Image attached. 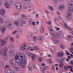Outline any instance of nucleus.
<instances>
[{
  "label": "nucleus",
  "mask_w": 73,
  "mask_h": 73,
  "mask_svg": "<svg viewBox=\"0 0 73 73\" xmlns=\"http://www.w3.org/2000/svg\"><path fill=\"white\" fill-rule=\"evenodd\" d=\"M16 26H17L18 27H19L21 26V27H23V25L22 24H20V23H19L18 21H16L14 22Z\"/></svg>",
  "instance_id": "12"
},
{
  "label": "nucleus",
  "mask_w": 73,
  "mask_h": 73,
  "mask_svg": "<svg viewBox=\"0 0 73 73\" xmlns=\"http://www.w3.org/2000/svg\"><path fill=\"white\" fill-rule=\"evenodd\" d=\"M5 25L6 27H8L9 28H11L13 27V26L12 24V23L9 21H6L5 22Z\"/></svg>",
  "instance_id": "4"
},
{
  "label": "nucleus",
  "mask_w": 73,
  "mask_h": 73,
  "mask_svg": "<svg viewBox=\"0 0 73 73\" xmlns=\"http://www.w3.org/2000/svg\"><path fill=\"white\" fill-rule=\"evenodd\" d=\"M44 27H42L40 29V33L42 35L44 33Z\"/></svg>",
  "instance_id": "21"
},
{
  "label": "nucleus",
  "mask_w": 73,
  "mask_h": 73,
  "mask_svg": "<svg viewBox=\"0 0 73 73\" xmlns=\"http://www.w3.org/2000/svg\"><path fill=\"white\" fill-rule=\"evenodd\" d=\"M17 31H14L12 33L13 35H15L16 33H17Z\"/></svg>",
  "instance_id": "46"
},
{
  "label": "nucleus",
  "mask_w": 73,
  "mask_h": 73,
  "mask_svg": "<svg viewBox=\"0 0 73 73\" xmlns=\"http://www.w3.org/2000/svg\"><path fill=\"white\" fill-rule=\"evenodd\" d=\"M44 68L45 69H46V70H48V69H49V68L48 66H45L44 67Z\"/></svg>",
  "instance_id": "48"
},
{
  "label": "nucleus",
  "mask_w": 73,
  "mask_h": 73,
  "mask_svg": "<svg viewBox=\"0 0 73 73\" xmlns=\"http://www.w3.org/2000/svg\"><path fill=\"white\" fill-rule=\"evenodd\" d=\"M66 54L67 56H69L70 55V53L68 52L66 53Z\"/></svg>",
  "instance_id": "60"
},
{
  "label": "nucleus",
  "mask_w": 73,
  "mask_h": 73,
  "mask_svg": "<svg viewBox=\"0 0 73 73\" xmlns=\"http://www.w3.org/2000/svg\"><path fill=\"white\" fill-rule=\"evenodd\" d=\"M70 64L71 65H73V62H70Z\"/></svg>",
  "instance_id": "63"
},
{
  "label": "nucleus",
  "mask_w": 73,
  "mask_h": 73,
  "mask_svg": "<svg viewBox=\"0 0 73 73\" xmlns=\"http://www.w3.org/2000/svg\"><path fill=\"white\" fill-rule=\"evenodd\" d=\"M40 70L42 73H45V70H44V69L42 68H40Z\"/></svg>",
  "instance_id": "32"
},
{
  "label": "nucleus",
  "mask_w": 73,
  "mask_h": 73,
  "mask_svg": "<svg viewBox=\"0 0 73 73\" xmlns=\"http://www.w3.org/2000/svg\"><path fill=\"white\" fill-rule=\"evenodd\" d=\"M7 51L8 48L5 47L3 48L1 51L0 52V55H1V54H2L5 60H7Z\"/></svg>",
  "instance_id": "3"
},
{
  "label": "nucleus",
  "mask_w": 73,
  "mask_h": 73,
  "mask_svg": "<svg viewBox=\"0 0 73 73\" xmlns=\"http://www.w3.org/2000/svg\"><path fill=\"white\" fill-rule=\"evenodd\" d=\"M38 40H39V41H42L43 40L42 36H39L38 37Z\"/></svg>",
  "instance_id": "25"
},
{
  "label": "nucleus",
  "mask_w": 73,
  "mask_h": 73,
  "mask_svg": "<svg viewBox=\"0 0 73 73\" xmlns=\"http://www.w3.org/2000/svg\"><path fill=\"white\" fill-rule=\"evenodd\" d=\"M71 6H72V5L70 4V3H69L68 5V8H69V7H70Z\"/></svg>",
  "instance_id": "52"
},
{
  "label": "nucleus",
  "mask_w": 73,
  "mask_h": 73,
  "mask_svg": "<svg viewBox=\"0 0 73 73\" xmlns=\"http://www.w3.org/2000/svg\"><path fill=\"white\" fill-rule=\"evenodd\" d=\"M62 60H61L60 59H58L56 61L57 62H58V63H60V62H61V61Z\"/></svg>",
  "instance_id": "49"
},
{
  "label": "nucleus",
  "mask_w": 73,
  "mask_h": 73,
  "mask_svg": "<svg viewBox=\"0 0 73 73\" xmlns=\"http://www.w3.org/2000/svg\"><path fill=\"white\" fill-rule=\"evenodd\" d=\"M48 30L50 31V32H52L53 31V30L52 29V27H49L48 28Z\"/></svg>",
  "instance_id": "34"
},
{
  "label": "nucleus",
  "mask_w": 73,
  "mask_h": 73,
  "mask_svg": "<svg viewBox=\"0 0 73 73\" xmlns=\"http://www.w3.org/2000/svg\"><path fill=\"white\" fill-rule=\"evenodd\" d=\"M15 6L16 9L18 10L21 9L22 8V5L21 4V3L18 2L16 3L15 4Z\"/></svg>",
  "instance_id": "5"
},
{
  "label": "nucleus",
  "mask_w": 73,
  "mask_h": 73,
  "mask_svg": "<svg viewBox=\"0 0 73 73\" xmlns=\"http://www.w3.org/2000/svg\"><path fill=\"white\" fill-rule=\"evenodd\" d=\"M1 43L2 45H6V43H7V41H5L4 40H2Z\"/></svg>",
  "instance_id": "22"
},
{
  "label": "nucleus",
  "mask_w": 73,
  "mask_h": 73,
  "mask_svg": "<svg viewBox=\"0 0 73 73\" xmlns=\"http://www.w3.org/2000/svg\"><path fill=\"white\" fill-rule=\"evenodd\" d=\"M63 27H64L65 28H66V29L68 30V31H72V29H71V28L68 26V25H66V23H64V24L63 25Z\"/></svg>",
  "instance_id": "10"
},
{
  "label": "nucleus",
  "mask_w": 73,
  "mask_h": 73,
  "mask_svg": "<svg viewBox=\"0 0 73 73\" xmlns=\"http://www.w3.org/2000/svg\"><path fill=\"white\" fill-rule=\"evenodd\" d=\"M68 38H72V36L71 35H68L67 36Z\"/></svg>",
  "instance_id": "56"
},
{
  "label": "nucleus",
  "mask_w": 73,
  "mask_h": 73,
  "mask_svg": "<svg viewBox=\"0 0 73 73\" xmlns=\"http://www.w3.org/2000/svg\"><path fill=\"white\" fill-rule=\"evenodd\" d=\"M33 48H34L36 50H38L39 49V48H38V47H37V46H34Z\"/></svg>",
  "instance_id": "33"
},
{
  "label": "nucleus",
  "mask_w": 73,
  "mask_h": 73,
  "mask_svg": "<svg viewBox=\"0 0 73 73\" xmlns=\"http://www.w3.org/2000/svg\"><path fill=\"white\" fill-rule=\"evenodd\" d=\"M73 11V8L72 7H70L69 8V9L67 11V12L68 14L66 16V19L68 20H72V13Z\"/></svg>",
  "instance_id": "2"
},
{
  "label": "nucleus",
  "mask_w": 73,
  "mask_h": 73,
  "mask_svg": "<svg viewBox=\"0 0 73 73\" xmlns=\"http://www.w3.org/2000/svg\"><path fill=\"white\" fill-rule=\"evenodd\" d=\"M10 64L12 66H16V63H15V60L14 59H11L10 60Z\"/></svg>",
  "instance_id": "11"
},
{
  "label": "nucleus",
  "mask_w": 73,
  "mask_h": 73,
  "mask_svg": "<svg viewBox=\"0 0 73 73\" xmlns=\"http://www.w3.org/2000/svg\"><path fill=\"white\" fill-rule=\"evenodd\" d=\"M10 40L11 42H13L14 41V38L13 37H11L10 38Z\"/></svg>",
  "instance_id": "42"
},
{
  "label": "nucleus",
  "mask_w": 73,
  "mask_h": 73,
  "mask_svg": "<svg viewBox=\"0 0 73 73\" xmlns=\"http://www.w3.org/2000/svg\"><path fill=\"white\" fill-rule=\"evenodd\" d=\"M28 68L29 70H30V71L32 70V67H31L30 66H28Z\"/></svg>",
  "instance_id": "44"
},
{
  "label": "nucleus",
  "mask_w": 73,
  "mask_h": 73,
  "mask_svg": "<svg viewBox=\"0 0 73 73\" xmlns=\"http://www.w3.org/2000/svg\"><path fill=\"white\" fill-rule=\"evenodd\" d=\"M4 5L7 9H10L11 8V5L8 2H6L4 3Z\"/></svg>",
  "instance_id": "7"
},
{
  "label": "nucleus",
  "mask_w": 73,
  "mask_h": 73,
  "mask_svg": "<svg viewBox=\"0 0 73 73\" xmlns=\"http://www.w3.org/2000/svg\"><path fill=\"white\" fill-rule=\"evenodd\" d=\"M69 51L70 52H72L73 51V48L71 47L69 48Z\"/></svg>",
  "instance_id": "45"
},
{
  "label": "nucleus",
  "mask_w": 73,
  "mask_h": 73,
  "mask_svg": "<svg viewBox=\"0 0 73 73\" xmlns=\"http://www.w3.org/2000/svg\"><path fill=\"white\" fill-rule=\"evenodd\" d=\"M22 16L25 19H27V16H25V15L24 14H22Z\"/></svg>",
  "instance_id": "43"
},
{
  "label": "nucleus",
  "mask_w": 73,
  "mask_h": 73,
  "mask_svg": "<svg viewBox=\"0 0 73 73\" xmlns=\"http://www.w3.org/2000/svg\"><path fill=\"white\" fill-rule=\"evenodd\" d=\"M56 39L54 40V42L55 44H58L59 43L61 42V41L59 40H55Z\"/></svg>",
  "instance_id": "18"
},
{
  "label": "nucleus",
  "mask_w": 73,
  "mask_h": 73,
  "mask_svg": "<svg viewBox=\"0 0 73 73\" xmlns=\"http://www.w3.org/2000/svg\"><path fill=\"white\" fill-rule=\"evenodd\" d=\"M31 1V0H22V2L24 3H29Z\"/></svg>",
  "instance_id": "24"
},
{
  "label": "nucleus",
  "mask_w": 73,
  "mask_h": 73,
  "mask_svg": "<svg viewBox=\"0 0 73 73\" xmlns=\"http://www.w3.org/2000/svg\"><path fill=\"white\" fill-rule=\"evenodd\" d=\"M9 56L10 57H13V56H14V54H11V53H9Z\"/></svg>",
  "instance_id": "40"
},
{
  "label": "nucleus",
  "mask_w": 73,
  "mask_h": 73,
  "mask_svg": "<svg viewBox=\"0 0 73 73\" xmlns=\"http://www.w3.org/2000/svg\"><path fill=\"white\" fill-rule=\"evenodd\" d=\"M51 23L52 22H51V21H48L47 22V24H48V25H50V24H51Z\"/></svg>",
  "instance_id": "54"
},
{
  "label": "nucleus",
  "mask_w": 73,
  "mask_h": 73,
  "mask_svg": "<svg viewBox=\"0 0 73 73\" xmlns=\"http://www.w3.org/2000/svg\"><path fill=\"white\" fill-rule=\"evenodd\" d=\"M15 51L14 50H12L10 51V53L13 54H15Z\"/></svg>",
  "instance_id": "35"
},
{
  "label": "nucleus",
  "mask_w": 73,
  "mask_h": 73,
  "mask_svg": "<svg viewBox=\"0 0 73 73\" xmlns=\"http://www.w3.org/2000/svg\"><path fill=\"white\" fill-rule=\"evenodd\" d=\"M29 24L30 25H31L32 24L33 26V27H35V22L34 21H33V20H30Z\"/></svg>",
  "instance_id": "14"
},
{
  "label": "nucleus",
  "mask_w": 73,
  "mask_h": 73,
  "mask_svg": "<svg viewBox=\"0 0 73 73\" xmlns=\"http://www.w3.org/2000/svg\"><path fill=\"white\" fill-rule=\"evenodd\" d=\"M7 68H9V66H8L7 65L4 68V69H7Z\"/></svg>",
  "instance_id": "58"
},
{
  "label": "nucleus",
  "mask_w": 73,
  "mask_h": 73,
  "mask_svg": "<svg viewBox=\"0 0 73 73\" xmlns=\"http://www.w3.org/2000/svg\"><path fill=\"white\" fill-rule=\"evenodd\" d=\"M60 47L62 48V49H64V48H65V46L63 44L60 45Z\"/></svg>",
  "instance_id": "39"
},
{
  "label": "nucleus",
  "mask_w": 73,
  "mask_h": 73,
  "mask_svg": "<svg viewBox=\"0 0 73 73\" xmlns=\"http://www.w3.org/2000/svg\"><path fill=\"white\" fill-rule=\"evenodd\" d=\"M14 70H15V71H19V70H20V69L19 68V67H15L14 68Z\"/></svg>",
  "instance_id": "30"
},
{
  "label": "nucleus",
  "mask_w": 73,
  "mask_h": 73,
  "mask_svg": "<svg viewBox=\"0 0 73 73\" xmlns=\"http://www.w3.org/2000/svg\"><path fill=\"white\" fill-rule=\"evenodd\" d=\"M8 47L10 49H12L14 48V45L13 44H10L9 45Z\"/></svg>",
  "instance_id": "29"
},
{
  "label": "nucleus",
  "mask_w": 73,
  "mask_h": 73,
  "mask_svg": "<svg viewBox=\"0 0 73 73\" xmlns=\"http://www.w3.org/2000/svg\"><path fill=\"white\" fill-rule=\"evenodd\" d=\"M51 36H52L51 39L52 40H54L57 39V36H56L55 33H51Z\"/></svg>",
  "instance_id": "8"
},
{
  "label": "nucleus",
  "mask_w": 73,
  "mask_h": 73,
  "mask_svg": "<svg viewBox=\"0 0 73 73\" xmlns=\"http://www.w3.org/2000/svg\"><path fill=\"white\" fill-rule=\"evenodd\" d=\"M20 13V12H16V13H14V15H19Z\"/></svg>",
  "instance_id": "53"
},
{
  "label": "nucleus",
  "mask_w": 73,
  "mask_h": 73,
  "mask_svg": "<svg viewBox=\"0 0 73 73\" xmlns=\"http://www.w3.org/2000/svg\"><path fill=\"white\" fill-rule=\"evenodd\" d=\"M39 61L40 62H41L42 61V58L41 57H38Z\"/></svg>",
  "instance_id": "38"
},
{
  "label": "nucleus",
  "mask_w": 73,
  "mask_h": 73,
  "mask_svg": "<svg viewBox=\"0 0 73 73\" xmlns=\"http://www.w3.org/2000/svg\"><path fill=\"white\" fill-rule=\"evenodd\" d=\"M6 73H15V72L11 69H9L6 70Z\"/></svg>",
  "instance_id": "17"
},
{
  "label": "nucleus",
  "mask_w": 73,
  "mask_h": 73,
  "mask_svg": "<svg viewBox=\"0 0 73 73\" xmlns=\"http://www.w3.org/2000/svg\"><path fill=\"white\" fill-rule=\"evenodd\" d=\"M45 12L46 13H47L48 14H49V12H48V11H47L46 10H45Z\"/></svg>",
  "instance_id": "59"
},
{
  "label": "nucleus",
  "mask_w": 73,
  "mask_h": 73,
  "mask_svg": "<svg viewBox=\"0 0 73 73\" xmlns=\"http://www.w3.org/2000/svg\"><path fill=\"white\" fill-rule=\"evenodd\" d=\"M28 5L29 8H31L32 7V4H28Z\"/></svg>",
  "instance_id": "51"
},
{
  "label": "nucleus",
  "mask_w": 73,
  "mask_h": 73,
  "mask_svg": "<svg viewBox=\"0 0 73 73\" xmlns=\"http://www.w3.org/2000/svg\"><path fill=\"white\" fill-rule=\"evenodd\" d=\"M27 54L29 56H31L32 54L31 52H28L27 53Z\"/></svg>",
  "instance_id": "50"
},
{
  "label": "nucleus",
  "mask_w": 73,
  "mask_h": 73,
  "mask_svg": "<svg viewBox=\"0 0 73 73\" xmlns=\"http://www.w3.org/2000/svg\"><path fill=\"white\" fill-rule=\"evenodd\" d=\"M63 66H64V64L62 63H60L59 65V67H60V68L62 67Z\"/></svg>",
  "instance_id": "47"
},
{
  "label": "nucleus",
  "mask_w": 73,
  "mask_h": 73,
  "mask_svg": "<svg viewBox=\"0 0 73 73\" xmlns=\"http://www.w3.org/2000/svg\"><path fill=\"white\" fill-rule=\"evenodd\" d=\"M64 56V54L62 52H58L57 54V57H61Z\"/></svg>",
  "instance_id": "16"
},
{
  "label": "nucleus",
  "mask_w": 73,
  "mask_h": 73,
  "mask_svg": "<svg viewBox=\"0 0 73 73\" xmlns=\"http://www.w3.org/2000/svg\"><path fill=\"white\" fill-rule=\"evenodd\" d=\"M64 70H67L68 69V65H65L64 66Z\"/></svg>",
  "instance_id": "31"
},
{
  "label": "nucleus",
  "mask_w": 73,
  "mask_h": 73,
  "mask_svg": "<svg viewBox=\"0 0 73 73\" xmlns=\"http://www.w3.org/2000/svg\"><path fill=\"white\" fill-rule=\"evenodd\" d=\"M50 50L52 53H54V52H56V50H55L54 49H50Z\"/></svg>",
  "instance_id": "36"
},
{
  "label": "nucleus",
  "mask_w": 73,
  "mask_h": 73,
  "mask_svg": "<svg viewBox=\"0 0 73 73\" xmlns=\"http://www.w3.org/2000/svg\"><path fill=\"white\" fill-rule=\"evenodd\" d=\"M37 39V36H34L33 37V40L34 41H35V40H36Z\"/></svg>",
  "instance_id": "41"
},
{
  "label": "nucleus",
  "mask_w": 73,
  "mask_h": 73,
  "mask_svg": "<svg viewBox=\"0 0 73 73\" xmlns=\"http://www.w3.org/2000/svg\"><path fill=\"white\" fill-rule=\"evenodd\" d=\"M36 58V55H33L31 56V59L32 61H34Z\"/></svg>",
  "instance_id": "20"
},
{
  "label": "nucleus",
  "mask_w": 73,
  "mask_h": 73,
  "mask_svg": "<svg viewBox=\"0 0 73 73\" xmlns=\"http://www.w3.org/2000/svg\"><path fill=\"white\" fill-rule=\"evenodd\" d=\"M48 8L50 10L52 11H54V9L52 6H49Z\"/></svg>",
  "instance_id": "26"
},
{
  "label": "nucleus",
  "mask_w": 73,
  "mask_h": 73,
  "mask_svg": "<svg viewBox=\"0 0 73 73\" xmlns=\"http://www.w3.org/2000/svg\"><path fill=\"white\" fill-rule=\"evenodd\" d=\"M20 21L21 23L22 24H26V21H25V20H23L22 19H20Z\"/></svg>",
  "instance_id": "23"
},
{
  "label": "nucleus",
  "mask_w": 73,
  "mask_h": 73,
  "mask_svg": "<svg viewBox=\"0 0 73 73\" xmlns=\"http://www.w3.org/2000/svg\"><path fill=\"white\" fill-rule=\"evenodd\" d=\"M2 4V1L1 0H0V5H1Z\"/></svg>",
  "instance_id": "62"
},
{
  "label": "nucleus",
  "mask_w": 73,
  "mask_h": 73,
  "mask_svg": "<svg viewBox=\"0 0 73 73\" xmlns=\"http://www.w3.org/2000/svg\"><path fill=\"white\" fill-rule=\"evenodd\" d=\"M5 27H1V25H0V30H1L2 33H4L5 32Z\"/></svg>",
  "instance_id": "15"
},
{
  "label": "nucleus",
  "mask_w": 73,
  "mask_h": 73,
  "mask_svg": "<svg viewBox=\"0 0 73 73\" xmlns=\"http://www.w3.org/2000/svg\"><path fill=\"white\" fill-rule=\"evenodd\" d=\"M70 3L72 5V6L73 5V1H71L70 2Z\"/></svg>",
  "instance_id": "55"
},
{
  "label": "nucleus",
  "mask_w": 73,
  "mask_h": 73,
  "mask_svg": "<svg viewBox=\"0 0 73 73\" xmlns=\"http://www.w3.org/2000/svg\"><path fill=\"white\" fill-rule=\"evenodd\" d=\"M25 55L22 52H18L16 54L15 59L16 62L19 64V65L21 68H25L26 66L27 61L25 57Z\"/></svg>",
  "instance_id": "1"
},
{
  "label": "nucleus",
  "mask_w": 73,
  "mask_h": 73,
  "mask_svg": "<svg viewBox=\"0 0 73 73\" xmlns=\"http://www.w3.org/2000/svg\"><path fill=\"white\" fill-rule=\"evenodd\" d=\"M3 23H4L3 19L1 17H0V24H3Z\"/></svg>",
  "instance_id": "27"
},
{
  "label": "nucleus",
  "mask_w": 73,
  "mask_h": 73,
  "mask_svg": "<svg viewBox=\"0 0 73 73\" xmlns=\"http://www.w3.org/2000/svg\"><path fill=\"white\" fill-rule=\"evenodd\" d=\"M5 13V11L4 9H2L0 10V15L1 16L4 15Z\"/></svg>",
  "instance_id": "13"
},
{
  "label": "nucleus",
  "mask_w": 73,
  "mask_h": 73,
  "mask_svg": "<svg viewBox=\"0 0 73 73\" xmlns=\"http://www.w3.org/2000/svg\"><path fill=\"white\" fill-rule=\"evenodd\" d=\"M58 0H53V2L54 3H56L57 1H58Z\"/></svg>",
  "instance_id": "57"
},
{
  "label": "nucleus",
  "mask_w": 73,
  "mask_h": 73,
  "mask_svg": "<svg viewBox=\"0 0 73 73\" xmlns=\"http://www.w3.org/2000/svg\"><path fill=\"white\" fill-rule=\"evenodd\" d=\"M16 38H19V36L18 35H17L16 36Z\"/></svg>",
  "instance_id": "61"
},
{
  "label": "nucleus",
  "mask_w": 73,
  "mask_h": 73,
  "mask_svg": "<svg viewBox=\"0 0 73 73\" xmlns=\"http://www.w3.org/2000/svg\"><path fill=\"white\" fill-rule=\"evenodd\" d=\"M21 50H25L27 48V43L24 42L23 43L22 45H21Z\"/></svg>",
  "instance_id": "6"
},
{
  "label": "nucleus",
  "mask_w": 73,
  "mask_h": 73,
  "mask_svg": "<svg viewBox=\"0 0 73 73\" xmlns=\"http://www.w3.org/2000/svg\"><path fill=\"white\" fill-rule=\"evenodd\" d=\"M59 10H63L65 9V5L64 4H61L60 5L58 8Z\"/></svg>",
  "instance_id": "9"
},
{
  "label": "nucleus",
  "mask_w": 73,
  "mask_h": 73,
  "mask_svg": "<svg viewBox=\"0 0 73 73\" xmlns=\"http://www.w3.org/2000/svg\"><path fill=\"white\" fill-rule=\"evenodd\" d=\"M56 36H57L58 37H59V38H61V35L59 33H56Z\"/></svg>",
  "instance_id": "28"
},
{
  "label": "nucleus",
  "mask_w": 73,
  "mask_h": 73,
  "mask_svg": "<svg viewBox=\"0 0 73 73\" xmlns=\"http://www.w3.org/2000/svg\"><path fill=\"white\" fill-rule=\"evenodd\" d=\"M70 33H71V35L73 36V31H72L70 32Z\"/></svg>",
  "instance_id": "64"
},
{
  "label": "nucleus",
  "mask_w": 73,
  "mask_h": 73,
  "mask_svg": "<svg viewBox=\"0 0 73 73\" xmlns=\"http://www.w3.org/2000/svg\"><path fill=\"white\" fill-rule=\"evenodd\" d=\"M23 8L25 9H27L28 8H29L28 7V4H25L23 5Z\"/></svg>",
  "instance_id": "19"
},
{
  "label": "nucleus",
  "mask_w": 73,
  "mask_h": 73,
  "mask_svg": "<svg viewBox=\"0 0 73 73\" xmlns=\"http://www.w3.org/2000/svg\"><path fill=\"white\" fill-rule=\"evenodd\" d=\"M52 69L53 72H54L55 71V69H54V65H52Z\"/></svg>",
  "instance_id": "37"
}]
</instances>
